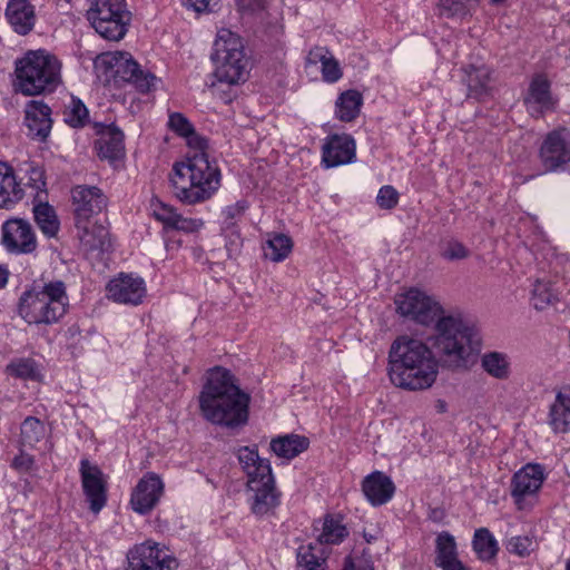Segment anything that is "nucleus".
<instances>
[{
  "label": "nucleus",
  "mask_w": 570,
  "mask_h": 570,
  "mask_svg": "<svg viewBox=\"0 0 570 570\" xmlns=\"http://www.w3.org/2000/svg\"><path fill=\"white\" fill-rule=\"evenodd\" d=\"M189 147L185 160L173 166L169 181L173 194L184 204L209 199L220 186V170L207 154L208 140L195 129L184 137Z\"/></svg>",
  "instance_id": "nucleus-1"
},
{
  "label": "nucleus",
  "mask_w": 570,
  "mask_h": 570,
  "mask_svg": "<svg viewBox=\"0 0 570 570\" xmlns=\"http://www.w3.org/2000/svg\"><path fill=\"white\" fill-rule=\"evenodd\" d=\"M249 401V395L238 387L234 375L222 367L208 372L199 395L203 416L213 424L230 430L247 423Z\"/></svg>",
  "instance_id": "nucleus-2"
},
{
  "label": "nucleus",
  "mask_w": 570,
  "mask_h": 570,
  "mask_svg": "<svg viewBox=\"0 0 570 570\" xmlns=\"http://www.w3.org/2000/svg\"><path fill=\"white\" fill-rule=\"evenodd\" d=\"M439 364L431 348L421 340L401 335L389 353L391 382L403 390L429 389L436 380Z\"/></svg>",
  "instance_id": "nucleus-3"
},
{
  "label": "nucleus",
  "mask_w": 570,
  "mask_h": 570,
  "mask_svg": "<svg viewBox=\"0 0 570 570\" xmlns=\"http://www.w3.org/2000/svg\"><path fill=\"white\" fill-rule=\"evenodd\" d=\"M69 297L62 281H35L20 296L18 314L35 325H52L67 313Z\"/></svg>",
  "instance_id": "nucleus-4"
},
{
  "label": "nucleus",
  "mask_w": 570,
  "mask_h": 570,
  "mask_svg": "<svg viewBox=\"0 0 570 570\" xmlns=\"http://www.w3.org/2000/svg\"><path fill=\"white\" fill-rule=\"evenodd\" d=\"M433 347L450 366L465 365L468 358L480 351L481 338L478 331L461 317L442 315L435 322Z\"/></svg>",
  "instance_id": "nucleus-5"
},
{
  "label": "nucleus",
  "mask_w": 570,
  "mask_h": 570,
  "mask_svg": "<svg viewBox=\"0 0 570 570\" xmlns=\"http://www.w3.org/2000/svg\"><path fill=\"white\" fill-rule=\"evenodd\" d=\"M61 63L45 50L29 51L16 62V90L24 96L53 92L61 82Z\"/></svg>",
  "instance_id": "nucleus-6"
},
{
  "label": "nucleus",
  "mask_w": 570,
  "mask_h": 570,
  "mask_svg": "<svg viewBox=\"0 0 570 570\" xmlns=\"http://www.w3.org/2000/svg\"><path fill=\"white\" fill-rule=\"evenodd\" d=\"M212 60L218 82L237 85L246 80L248 59L242 39L229 29H220L214 42Z\"/></svg>",
  "instance_id": "nucleus-7"
},
{
  "label": "nucleus",
  "mask_w": 570,
  "mask_h": 570,
  "mask_svg": "<svg viewBox=\"0 0 570 570\" xmlns=\"http://www.w3.org/2000/svg\"><path fill=\"white\" fill-rule=\"evenodd\" d=\"M87 19L104 39L119 41L127 33L131 13L125 0H89Z\"/></svg>",
  "instance_id": "nucleus-8"
},
{
  "label": "nucleus",
  "mask_w": 570,
  "mask_h": 570,
  "mask_svg": "<svg viewBox=\"0 0 570 570\" xmlns=\"http://www.w3.org/2000/svg\"><path fill=\"white\" fill-rule=\"evenodd\" d=\"M346 527L332 515L324 518L322 533L314 543L301 546L297 551V570H325L322 544H338L347 535Z\"/></svg>",
  "instance_id": "nucleus-9"
},
{
  "label": "nucleus",
  "mask_w": 570,
  "mask_h": 570,
  "mask_svg": "<svg viewBox=\"0 0 570 570\" xmlns=\"http://www.w3.org/2000/svg\"><path fill=\"white\" fill-rule=\"evenodd\" d=\"M397 312L410 320L431 325L443 315V308L439 302L417 288H410L395 298Z\"/></svg>",
  "instance_id": "nucleus-10"
},
{
  "label": "nucleus",
  "mask_w": 570,
  "mask_h": 570,
  "mask_svg": "<svg viewBox=\"0 0 570 570\" xmlns=\"http://www.w3.org/2000/svg\"><path fill=\"white\" fill-rule=\"evenodd\" d=\"M116 79L132 82L141 92H147L154 86L156 77L149 72H144L139 65L127 52H117L107 55L102 58Z\"/></svg>",
  "instance_id": "nucleus-11"
},
{
  "label": "nucleus",
  "mask_w": 570,
  "mask_h": 570,
  "mask_svg": "<svg viewBox=\"0 0 570 570\" xmlns=\"http://www.w3.org/2000/svg\"><path fill=\"white\" fill-rule=\"evenodd\" d=\"M128 570H177L178 561L158 544L142 543L131 549L127 556Z\"/></svg>",
  "instance_id": "nucleus-12"
},
{
  "label": "nucleus",
  "mask_w": 570,
  "mask_h": 570,
  "mask_svg": "<svg viewBox=\"0 0 570 570\" xmlns=\"http://www.w3.org/2000/svg\"><path fill=\"white\" fill-rule=\"evenodd\" d=\"M2 245L12 254H30L37 248V239L30 223L11 218L2 224Z\"/></svg>",
  "instance_id": "nucleus-13"
},
{
  "label": "nucleus",
  "mask_w": 570,
  "mask_h": 570,
  "mask_svg": "<svg viewBox=\"0 0 570 570\" xmlns=\"http://www.w3.org/2000/svg\"><path fill=\"white\" fill-rule=\"evenodd\" d=\"M81 487L89 509L98 514L107 503V482L102 471L86 459L80 462Z\"/></svg>",
  "instance_id": "nucleus-14"
},
{
  "label": "nucleus",
  "mask_w": 570,
  "mask_h": 570,
  "mask_svg": "<svg viewBox=\"0 0 570 570\" xmlns=\"http://www.w3.org/2000/svg\"><path fill=\"white\" fill-rule=\"evenodd\" d=\"M543 480V469L540 464H527L513 474L510 493L519 510L527 509L525 499L539 491Z\"/></svg>",
  "instance_id": "nucleus-15"
},
{
  "label": "nucleus",
  "mask_w": 570,
  "mask_h": 570,
  "mask_svg": "<svg viewBox=\"0 0 570 570\" xmlns=\"http://www.w3.org/2000/svg\"><path fill=\"white\" fill-rule=\"evenodd\" d=\"M248 489L254 493L252 497L250 509L257 517L273 514L279 504V492L275 488L273 473L266 478L253 479L249 481Z\"/></svg>",
  "instance_id": "nucleus-16"
},
{
  "label": "nucleus",
  "mask_w": 570,
  "mask_h": 570,
  "mask_svg": "<svg viewBox=\"0 0 570 570\" xmlns=\"http://www.w3.org/2000/svg\"><path fill=\"white\" fill-rule=\"evenodd\" d=\"M108 297L121 304L139 305L146 295V285L141 277L120 274L107 285Z\"/></svg>",
  "instance_id": "nucleus-17"
},
{
  "label": "nucleus",
  "mask_w": 570,
  "mask_h": 570,
  "mask_svg": "<svg viewBox=\"0 0 570 570\" xmlns=\"http://www.w3.org/2000/svg\"><path fill=\"white\" fill-rule=\"evenodd\" d=\"M163 491L161 479L155 473H147L140 479L131 494L132 509L140 514L150 512L159 502Z\"/></svg>",
  "instance_id": "nucleus-18"
},
{
  "label": "nucleus",
  "mask_w": 570,
  "mask_h": 570,
  "mask_svg": "<svg viewBox=\"0 0 570 570\" xmlns=\"http://www.w3.org/2000/svg\"><path fill=\"white\" fill-rule=\"evenodd\" d=\"M76 223L91 220L106 207V197L97 187L77 186L72 189Z\"/></svg>",
  "instance_id": "nucleus-19"
},
{
  "label": "nucleus",
  "mask_w": 570,
  "mask_h": 570,
  "mask_svg": "<svg viewBox=\"0 0 570 570\" xmlns=\"http://www.w3.org/2000/svg\"><path fill=\"white\" fill-rule=\"evenodd\" d=\"M540 158L547 170H557L570 163V142L564 130H554L547 135L540 148Z\"/></svg>",
  "instance_id": "nucleus-20"
},
{
  "label": "nucleus",
  "mask_w": 570,
  "mask_h": 570,
  "mask_svg": "<svg viewBox=\"0 0 570 570\" xmlns=\"http://www.w3.org/2000/svg\"><path fill=\"white\" fill-rule=\"evenodd\" d=\"M355 156V141L348 135L334 134L323 145L322 163L326 168L350 164Z\"/></svg>",
  "instance_id": "nucleus-21"
},
{
  "label": "nucleus",
  "mask_w": 570,
  "mask_h": 570,
  "mask_svg": "<svg viewBox=\"0 0 570 570\" xmlns=\"http://www.w3.org/2000/svg\"><path fill=\"white\" fill-rule=\"evenodd\" d=\"M24 122L30 138L45 141L52 127L50 107L40 100L29 101L26 106Z\"/></svg>",
  "instance_id": "nucleus-22"
},
{
  "label": "nucleus",
  "mask_w": 570,
  "mask_h": 570,
  "mask_svg": "<svg viewBox=\"0 0 570 570\" xmlns=\"http://www.w3.org/2000/svg\"><path fill=\"white\" fill-rule=\"evenodd\" d=\"M78 238L87 253H106L111 248V240L107 227L98 222L76 223Z\"/></svg>",
  "instance_id": "nucleus-23"
},
{
  "label": "nucleus",
  "mask_w": 570,
  "mask_h": 570,
  "mask_svg": "<svg viewBox=\"0 0 570 570\" xmlns=\"http://www.w3.org/2000/svg\"><path fill=\"white\" fill-rule=\"evenodd\" d=\"M462 80L468 87V97L484 100L492 95L493 78L491 69L485 65H470L463 68Z\"/></svg>",
  "instance_id": "nucleus-24"
},
{
  "label": "nucleus",
  "mask_w": 570,
  "mask_h": 570,
  "mask_svg": "<svg viewBox=\"0 0 570 570\" xmlns=\"http://www.w3.org/2000/svg\"><path fill=\"white\" fill-rule=\"evenodd\" d=\"M362 490L372 505L389 502L395 492V485L390 476L381 471L368 474L362 483Z\"/></svg>",
  "instance_id": "nucleus-25"
},
{
  "label": "nucleus",
  "mask_w": 570,
  "mask_h": 570,
  "mask_svg": "<svg viewBox=\"0 0 570 570\" xmlns=\"http://www.w3.org/2000/svg\"><path fill=\"white\" fill-rule=\"evenodd\" d=\"M99 138L96 140V149L100 158L117 160L125 154L124 134L114 125H100Z\"/></svg>",
  "instance_id": "nucleus-26"
},
{
  "label": "nucleus",
  "mask_w": 570,
  "mask_h": 570,
  "mask_svg": "<svg viewBox=\"0 0 570 570\" xmlns=\"http://www.w3.org/2000/svg\"><path fill=\"white\" fill-rule=\"evenodd\" d=\"M6 17L12 29L19 35H28L35 27V7L29 0H10L7 4Z\"/></svg>",
  "instance_id": "nucleus-27"
},
{
  "label": "nucleus",
  "mask_w": 570,
  "mask_h": 570,
  "mask_svg": "<svg viewBox=\"0 0 570 570\" xmlns=\"http://www.w3.org/2000/svg\"><path fill=\"white\" fill-rule=\"evenodd\" d=\"M549 424L556 433L570 431V386H563L550 406Z\"/></svg>",
  "instance_id": "nucleus-28"
},
{
  "label": "nucleus",
  "mask_w": 570,
  "mask_h": 570,
  "mask_svg": "<svg viewBox=\"0 0 570 570\" xmlns=\"http://www.w3.org/2000/svg\"><path fill=\"white\" fill-rule=\"evenodd\" d=\"M23 197V189L17 183L13 169L0 161V208L9 207Z\"/></svg>",
  "instance_id": "nucleus-29"
},
{
  "label": "nucleus",
  "mask_w": 570,
  "mask_h": 570,
  "mask_svg": "<svg viewBox=\"0 0 570 570\" xmlns=\"http://www.w3.org/2000/svg\"><path fill=\"white\" fill-rule=\"evenodd\" d=\"M238 461L248 476L253 479L266 478L272 474V468L267 460L261 459L257 450L243 446L238 450Z\"/></svg>",
  "instance_id": "nucleus-30"
},
{
  "label": "nucleus",
  "mask_w": 570,
  "mask_h": 570,
  "mask_svg": "<svg viewBox=\"0 0 570 570\" xmlns=\"http://www.w3.org/2000/svg\"><path fill=\"white\" fill-rule=\"evenodd\" d=\"M529 109L542 111L552 107L550 82L543 76H537L530 83L528 96L524 99Z\"/></svg>",
  "instance_id": "nucleus-31"
},
{
  "label": "nucleus",
  "mask_w": 570,
  "mask_h": 570,
  "mask_svg": "<svg viewBox=\"0 0 570 570\" xmlns=\"http://www.w3.org/2000/svg\"><path fill=\"white\" fill-rule=\"evenodd\" d=\"M308 439L298 434H286L272 440L271 450L283 459H294L308 448Z\"/></svg>",
  "instance_id": "nucleus-32"
},
{
  "label": "nucleus",
  "mask_w": 570,
  "mask_h": 570,
  "mask_svg": "<svg viewBox=\"0 0 570 570\" xmlns=\"http://www.w3.org/2000/svg\"><path fill=\"white\" fill-rule=\"evenodd\" d=\"M363 104L362 95L356 90H347L340 95L336 100V117L342 121H352L358 114Z\"/></svg>",
  "instance_id": "nucleus-33"
},
{
  "label": "nucleus",
  "mask_w": 570,
  "mask_h": 570,
  "mask_svg": "<svg viewBox=\"0 0 570 570\" xmlns=\"http://www.w3.org/2000/svg\"><path fill=\"white\" fill-rule=\"evenodd\" d=\"M435 553L434 563L439 568L449 566V563L459 560L456 542L451 533L443 531L438 534L435 540Z\"/></svg>",
  "instance_id": "nucleus-34"
},
{
  "label": "nucleus",
  "mask_w": 570,
  "mask_h": 570,
  "mask_svg": "<svg viewBox=\"0 0 570 570\" xmlns=\"http://www.w3.org/2000/svg\"><path fill=\"white\" fill-rule=\"evenodd\" d=\"M483 370L494 379L507 380L510 376V360L500 352L485 353L481 358Z\"/></svg>",
  "instance_id": "nucleus-35"
},
{
  "label": "nucleus",
  "mask_w": 570,
  "mask_h": 570,
  "mask_svg": "<svg viewBox=\"0 0 570 570\" xmlns=\"http://www.w3.org/2000/svg\"><path fill=\"white\" fill-rule=\"evenodd\" d=\"M308 60L311 62L322 63V75L325 81L335 82L342 77V71L337 60L333 56H328L325 48H315L309 52Z\"/></svg>",
  "instance_id": "nucleus-36"
},
{
  "label": "nucleus",
  "mask_w": 570,
  "mask_h": 570,
  "mask_svg": "<svg viewBox=\"0 0 570 570\" xmlns=\"http://www.w3.org/2000/svg\"><path fill=\"white\" fill-rule=\"evenodd\" d=\"M472 543L474 551L482 561L494 559L499 551L497 540L487 528L475 530Z\"/></svg>",
  "instance_id": "nucleus-37"
},
{
  "label": "nucleus",
  "mask_w": 570,
  "mask_h": 570,
  "mask_svg": "<svg viewBox=\"0 0 570 570\" xmlns=\"http://www.w3.org/2000/svg\"><path fill=\"white\" fill-rule=\"evenodd\" d=\"M45 435V424L35 416H28L21 423L19 444L21 448L32 449Z\"/></svg>",
  "instance_id": "nucleus-38"
},
{
  "label": "nucleus",
  "mask_w": 570,
  "mask_h": 570,
  "mask_svg": "<svg viewBox=\"0 0 570 570\" xmlns=\"http://www.w3.org/2000/svg\"><path fill=\"white\" fill-rule=\"evenodd\" d=\"M292 239L284 234H275L267 239L264 246V256L272 262H282L291 253Z\"/></svg>",
  "instance_id": "nucleus-39"
},
{
  "label": "nucleus",
  "mask_w": 570,
  "mask_h": 570,
  "mask_svg": "<svg viewBox=\"0 0 570 570\" xmlns=\"http://www.w3.org/2000/svg\"><path fill=\"white\" fill-rule=\"evenodd\" d=\"M6 373L21 380L39 381L41 377L36 361L29 357L11 361L6 366Z\"/></svg>",
  "instance_id": "nucleus-40"
},
{
  "label": "nucleus",
  "mask_w": 570,
  "mask_h": 570,
  "mask_svg": "<svg viewBox=\"0 0 570 570\" xmlns=\"http://www.w3.org/2000/svg\"><path fill=\"white\" fill-rule=\"evenodd\" d=\"M35 219L42 230L49 237L57 234L59 229V222L53 208L48 204H39L33 207Z\"/></svg>",
  "instance_id": "nucleus-41"
},
{
  "label": "nucleus",
  "mask_w": 570,
  "mask_h": 570,
  "mask_svg": "<svg viewBox=\"0 0 570 570\" xmlns=\"http://www.w3.org/2000/svg\"><path fill=\"white\" fill-rule=\"evenodd\" d=\"M532 305L535 309H544L558 301V294L549 283L537 282L532 291Z\"/></svg>",
  "instance_id": "nucleus-42"
},
{
  "label": "nucleus",
  "mask_w": 570,
  "mask_h": 570,
  "mask_svg": "<svg viewBox=\"0 0 570 570\" xmlns=\"http://www.w3.org/2000/svg\"><path fill=\"white\" fill-rule=\"evenodd\" d=\"M88 119V109L81 100L71 98L70 105L65 110V121L71 127H82Z\"/></svg>",
  "instance_id": "nucleus-43"
},
{
  "label": "nucleus",
  "mask_w": 570,
  "mask_h": 570,
  "mask_svg": "<svg viewBox=\"0 0 570 570\" xmlns=\"http://www.w3.org/2000/svg\"><path fill=\"white\" fill-rule=\"evenodd\" d=\"M533 544L532 539L528 535H515L508 540L505 548L510 553L525 557L533 550Z\"/></svg>",
  "instance_id": "nucleus-44"
},
{
  "label": "nucleus",
  "mask_w": 570,
  "mask_h": 570,
  "mask_svg": "<svg viewBox=\"0 0 570 570\" xmlns=\"http://www.w3.org/2000/svg\"><path fill=\"white\" fill-rule=\"evenodd\" d=\"M377 205L383 209H392L399 203L397 190L390 185L381 187L376 197Z\"/></svg>",
  "instance_id": "nucleus-45"
},
{
  "label": "nucleus",
  "mask_w": 570,
  "mask_h": 570,
  "mask_svg": "<svg viewBox=\"0 0 570 570\" xmlns=\"http://www.w3.org/2000/svg\"><path fill=\"white\" fill-rule=\"evenodd\" d=\"M168 126L173 131L181 137L190 134L194 129L190 121L180 112H173L169 115Z\"/></svg>",
  "instance_id": "nucleus-46"
},
{
  "label": "nucleus",
  "mask_w": 570,
  "mask_h": 570,
  "mask_svg": "<svg viewBox=\"0 0 570 570\" xmlns=\"http://www.w3.org/2000/svg\"><path fill=\"white\" fill-rule=\"evenodd\" d=\"M468 256L469 249L458 240H449L442 249V257L449 261L464 259Z\"/></svg>",
  "instance_id": "nucleus-47"
},
{
  "label": "nucleus",
  "mask_w": 570,
  "mask_h": 570,
  "mask_svg": "<svg viewBox=\"0 0 570 570\" xmlns=\"http://www.w3.org/2000/svg\"><path fill=\"white\" fill-rule=\"evenodd\" d=\"M26 165V173L28 174L27 185L36 190H43L46 187L43 169L32 163H27Z\"/></svg>",
  "instance_id": "nucleus-48"
},
{
  "label": "nucleus",
  "mask_w": 570,
  "mask_h": 570,
  "mask_svg": "<svg viewBox=\"0 0 570 570\" xmlns=\"http://www.w3.org/2000/svg\"><path fill=\"white\" fill-rule=\"evenodd\" d=\"M154 216L164 224L165 228L171 229L178 213L174 207L159 203V205L154 208Z\"/></svg>",
  "instance_id": "nucleus-49"
},
{
  "label": "nucleus",
  "mask_w": 570,
  "mask_h": 570,
  "mask_svg": "<svg viewBox=\"0 0 570 570\" xmlns=\"http://www.w3.org/2000/svg\"><path fill=\"white\" fill-rule=\"evenodd\" d=\"M203 226L202 219L186 218L178 214L171 229L194 233Z\"/></svg>",
  "instance_id": "nucleus-50"
},
{
  "label": "nucleus",
  "mask_w": 570,
  "mask_h": 570,
  "mask_svg": "<svg viewBox=\"0 0 570 570\" xmlns=\"http://www.w3.org/2000/svg\"><path fill=\"white\" fill-rule=\"evenodd\" d=\"M33 465V456L26 453L23 450H21L20 454L14 456L11 462V468L20 473L29 472L30 470H32Z\"/></svg>",
  "instance_id": "nucleus-51"
},
{
  "label": "nucleus",
  "mask_w": 570,
  "mask_h": 570,
  "mask_svg": "<svg viewBox=\"0 0 570 570\" xmlns=\"http://www.w3.org/2000/svg\"><path fill=\"white\" fill-rule=\"evenodd\" d=\"M248 205L245 200H239L234 205L227 206L223 210V215L225 216V222L228 225H233L234 220L238 217H240L245 210L247 209Z\"/></svg>",
  "instance_id": "nucleus-52"
},
{
  "label": "nucleus",
  "mask_w": 570,
  "mask_h": 570,
  "mask_svg": "<svg viewBox=\"0 0 570 570\" xmlns=\"http://www.w3.org/2000/svg\"><path fill=\"white\" fill-rule=\"evenodd\" d=\"M184 4L196 12H210L217 6V0H183Z\"/></svg>",
  "instance_id": "nucleus-53"
},
{
  "label": "nucleus",
  "mask_w": 570,
  "mask_h": 570,
  "mask_svg": "<svg viewBox=\"0 0 570 570\" xmlns=\"http://www.w3.org/2000/svg\"><path fill=\"white\" fill-rule=\"evenodd\" d=\"M343 570H374L373 567L366 561L354 563L350 558L346 559Z\"/></svg>",
  "instance_id": "nucleus-54"
},
{
  "label": "nucleus",
  "mask_w": 570,
  "mask_h": 570,
  "mask_svg": "<svg viewBox=\"0 0 570 570\" xmlns=\"http://www.w3.org/2000/svg\"><path fill=\"white\" fill-rule=\"evenodd\" d=\"M442 570H470L460 560L449 563L441 568Z\"/></svg>",
  "instance_id": "nucleus-55"
},
{
  "label": "nucleus",
  "mask_w": 570,
  "mask_h": 570,
  "mask_svg": "<svg viewBox=\"0 0 570 570\" xmlns=\"http://www.w3.org/2000/svg\"><path fill=\"white\" fill-rule=\"evenodd\" d=\"M9 272L0 265V288L4 287L8 283Z\"/></svg>",
  "instance_id": "nucleus-56"
},
{
  "label": "nucleus",
  "mask_w": 570,
  "mask_h": 570,
  "mask_svg": "<svg viewBox=\"0 0 570 570\" xmlns=\"http://www.w3.org/2000/svg\"><path fill=\"white\" fill-rule=\"evenodd\" d=\"M435 410H436V412H438V413H445V412H446V410H448V404H446V402H445V401H443V400H438V401L435 402Z\"/></svg>",
  "instance_id": "nucleus-57"
},
{
  "label": "nucleus",
  "mask_w": 570,
  "mask_h": 570,
  "mask_svg": "<svg viewBox=\"0 0 570 570\" xmlns=\"http://www.w3.org/2000/svg\"><path fill=\"white\" fill-rule=\"evenodd\" d=\"M566 570H570V561L567 563Z\"/></svg>",
  "instance_id": "nucleus-58"
}]
</instances>
